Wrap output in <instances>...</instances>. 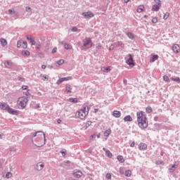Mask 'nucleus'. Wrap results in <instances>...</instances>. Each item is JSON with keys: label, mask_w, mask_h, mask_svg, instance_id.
Listing matches in <instances>:
<instances>
[{"label": "nucleus", "mask_w": 180, "mask_h": 180, "mask_svg": "<svg viewBox=\"0 0 180 180\" xmlns=\"http://www.w3.org/2000/svg\"><path fill=\"white\" fill-rule=\"evenodd\" d=\"M110 50H113V46H110Z\"/></svg>", "instance_id": "69168bd1"}, {"label": "nucleus", "mask_w": 180, "mask_h": 180, "mask_svg": "<svg viewBox=\"0 0 180 180\" xmlns=\"http://www.w3.org/2000/svg\"><path fill=\"white\" fill-rule=\"evenodd\" d=\"M22 47H23V49H27V41L22 42Z\"/></svg>", "instance_id": "4c0bfd02"}, {"label": "nucleus", "mask_w": 180, "mask_h": 180, "mask_svg": "<svg viewBox=\"0 0 180 180\" xmlns=\"http://www.w3.org/2000/svg\"><path fill=\"white\" fill-rule=\"evenodd\" d=\"M144 9H145L144 5H140L138 6L136 12L138 13H141V12H143Z\"/></svg>", "instance_id": "a211bd4d"}, {"label": "nucleus", "mask_w": 180, "mask_h": 180, "mask_svg": "<svg viewBox=\"0 0 180 180\" xmlns=\"http://www.w3.org/2000/svg\"><path fill=\"white\" fill-rule=\"evenodd\" d=\"M134 146H136V143L134 141H133L130 147H134Z\"/></svg>", "instance_id": "4d7b16f0"}, {"label": "nucleus", "mask_w": 180, "mask_h": 180, "mask_svg": "<svg viewBox=\"0 0 180 180\" xmlns=\"http://www.w3.org/2000/svg\"><path fill=\"white\" fill-rule=\"evenodd\" d=\"M27 39L30 41L31 40L33 39V38H32V36H27Z\"/></svg>", "instance_id": "3c124183"}, {"label": "nucleus", "mask_w": 180, "mask_h": 180, "mask_svg": "<svg viewBox=\"0 0 180 180\" xmlns=\"http://www.w3.org/2000/svg\"><path fill=\"white\" fill-rule=\"evenodd\" d=\"M0 109H2L3 110H6L7 112H8V113H11V115H19V111L10 108L9 105L6 104V103L0 102Z\"/></svg>", "instance_id": "20e7f679"}, {"label": "nucleus", "mask_w": 180, "mask_h": 180, "mask_svg": "<svg viewBox=\"0 0 180 180\" xmlns=\"http://www.w3.org/2000/svg\"><path fill=\"white\" fill-rule=\"evenodd\" d=\"M0 43L3 47H5L8 44V41L4 38L0 39Z\"/></svg>", "instance_id": "aec40b11"}, {"label": "nucleus", "mask_w": 180, "mask_h": 180, "mask_svg": "<svg viewBox=\"0 0 180 180\" xmlns=\"http://www.w3.org/2000/svg\"><path fill=\"white\" fill-rule=\"evenodd\" d=\"M69 101L72 102V103H77L78 102V99L74 98H69Z\"/></svg>", "instance_id": "7c9ffc66"}, {"label": "nucleus", "mask_w": 180, "mask_h": 180, "mask_svg": "<svg viewBox=\"0 0 180 180\" xmlns=\"http://www.w3.org/2000/svg\"><path fill=\"white\" fill-rule=\"evenodd\" d=\"M70 79H72V78L71 77H62L57 81L56 84L58 85H60V84H63V82L65 81H70Z\"/></svg>", "instance_id": "6e6552de"}, {"label": "nucleus", "mask_w": 180, "mask_h": 180, "mask_svg": "<svg viewBox=\"0 0 180 180\" xmlns=\"http://www.w3.org/2000/svg\"><path fill=\"white\" fill-rule=\"evenodd\" d=\"M136 117L138 122V126L142 130H144L148 127V118L147 115L143 111H138L136 112Z\"/></svg>", "instance_id": "f257e3e1"}, {"label": "nucleus", "mask_w": 180, "mask_h": 180, "mask_svg": "<svg viewBox=\"0 0 180 180\" xmlns=\"http://www.w3.org/2000/svg\"><path fill=\"white\" fill-rule=\"evenodd\" d=\"M72 175H73V176H75V178L79 179L82 176L83 173H82V172L78 170L77 172H74L72 173Z\"/></svg>", "instance_id": "9d476101"}, {"label": "nucleus", "mask_w": 180, "mask_h": 180, "mask_svg": "<svg viewBox=\"0 0 180 180\" xmlns=\"http://www.w3.org/2000/svg\"><path fill=\"white\" fill-rule=\"evenodd\" d=\"M105 176L107 179H110V178H112V175L110 173H108Z\"/></svg>", "instance_id": "c03bdc74"}, {"label": "nucleus", "mask_w": 180, "mask_h": 180, "mask_svg": "<svg viewBox=\"0 0 180 180\" xmlns=\"http://www.w3.org/2000/svg\"><path fill=\"white\" fill-rule=\"evenodd\" d=\"M172 50L175 54H178V53H180V46L178 44H174L172 46Z\"/></svg>", "instance_id": "9b49d317"}, {"label": "nucleus", "mask_w": 180, "mask_h": 180, "mask_svg": "<svg viewBox=\"0 0 180 180\" xmlns=\"http://www.w3.org/2000/svg\"><path fill=\"white\" fill-rule=\"evenodd\" d=\"M58 124H60V123H61V120H58Z\"/></svg>", "instance_id": "e2e57ef3"}, {"label": "nucleus", "mask_w": 180, "mask_h": 180, "mask_svg": "<svg viewBox=\"0 0 180 180\" xmlns=\"http://www.w3.org/2000/svg\"><path fill=\"white\" fill-rule=\"evenodd\" d=\"M126 176H131V170H127L125 172Z\"/></svg>", "instance_id": "473e14b6"}, {"label": "nucleus", "mask_w": 180, "mask_h": 180, "mask_svg": "<svg viewBox=\"0 0 180 180\" xmlns=\"http://www.w3.org/2000/svg\"><path fill=\"white\" fill-rule=\"evenodd\" d=\"M105 153H106V155H108V157H109V158H112V153L110 151L106 150Z\"/></svg>", "instance_id": "f704fd0d"}, {"label": "nucleus", "mask_w": 180, "mask_h": 180, "mask_svg": "<svg viewBox=\"0 0 180 180\" xmlns=\"http://www.w3.org/2000/svg\"><path fill=\"white\" fill-rule=\"evenodd\" d=\"M170 79H172V81H174L175 82H177L178 84H180V78L179 77H171Z\"/></svg>", "instance_id": "c85d7f7f"}, {"label": "nucleus", "mask_w": 180, "mask_h": 180, "mask_svg": "<svg viewBox=\"0 0 180 180\" xmlns=\"http://www.w3.org/2000/svg\"><path fill=\"white\" fill-rule=\"evenodd\" d=\"M71 85H70V84H67L66 85V92L68 93V94H71Z\"/></svg>", "instance_id": "a878e982"}, {"label": "nucleus", "mask_w": 180, "mask_h": 180, "mask_svg": "<svg viewBox=\"0 0 180 180\" xmlns=\"http://www.w3.org/2000/svg\"><path fill=\"white\" fill-rule=\"evenodd\" d=\"M124 84H127V81L124 80Z\"/></svg>", "instance_id": "338daca9"}, {"label": "nucleus", "mask_w": 180, "mask_h": 180, "mask_svg": "<svg viewBox=\"0 0 180 180\" xmlns=\"http://www.w3.org/2000/svg\"><path fill=\"white\" fill-rule=\"evenodd\" d=\"M57 53V48L56 47L52 49V53Z\"/></svg>", "instance_id": "09e8293b"}, {"label": "nucleus", "mask_w": 180, "mask_h": 180, "mask_svg": "<svg viewBox=\"0 0 180 180\" xmlns=\"http://www.w3.org/2000/svg\"><path fill=\"white\" fill-rule=\"evenodd\" d=\"M41 69L42 70H46V65H41Z\"/></svg>", "instance_id": "13d9d810"}, {"label": "nucleus", "mask_w": 180, "mask_h": 180, "mask_svg": "<svg viewBox=\"0 0 180 180\" xmlns=\"http://www.w3.org/2000/svg\"><path fill=\"white\" fill-rule=\"evenodd\" d=\"M36 47H37V50H40L41 46L39 44H38V45H37Z\"/></svg>", "instance_id": "bf43d9fd"}, {"label": "nucleus", "mask_w": 180, "mask_h": 180, "mask_svg": "<svg viewBox=\"0 0 180 180\" xmlns=\"http://www.w3.org/2000/svg\"><path fill=\"white\" fill-rule=\"evenodd\" d=\"M64 64V60L60 59L56 63V67H59V65H63Z\"/></svg>", "instance_id": "c756f323"}, {"label": "nucleus", "mask_w": 180, "mask_h": 180, "mask_svg": "<svg viewBox=\"0 0 180 180\" xmlns=\"http://www.w3.org/2000/svg\"><path fill=\"white\" fill-rule=\"evenodd\" d=\"M64 48L65 49V50H71V49H72V46H71V44H65L64 45Z\"/></svg>", "instance_id": "393cba45"}, {"label": "nucleus", "mask_w": 180, "mask_h": 180, "mask_svg": "<svg viewBox=\"0 0 180 180\" xmlns=\"http://www.w3.org/2000/svg\"><path fill=\"white\" fill-rule=\"evenodd\" d=\"M139 150H147V144L143 143H140V144L139 145Z\"/></svg>", "instance_id": "dca6fc26"}, {"label": "nucleus", "mask_w": 180, "mask_h": 180, "mask_svg": "<svg viewBox=\"0 0 180 180\" xmlns=\"http://www.w3.org/2000/svg\"><path fill=\"white\" fill-rule=\"evenodd\" d=\"M32 137L34 138L32 139V143L37 147H43L46 144V134L43 131H37L34 134L32 135Z\"/></svg>", "instance_id": "f03ea898"}, {"label": "nucleus", "mask_w": 180, "mask_h": 180, "mask_svg": "<svg viewBox=\"0 0 180 180\" xmlns=\"http://www.w3.org/2000/svg\"><path fill=\"white\" fill-rule=\"evenodd\" d=\"M96 49H98V50H99V49H102V44L101 43L96 44Z\"/></svg>", "instance_id": "58836bf2"}, {"label": "nucleus", "mask_w": 180, "mask_h": 180, "mask_svg": "<svg viewBox=\"0 0 180 180\" xmlns=\"http://www.w3.org/2000/svg\"><path fill=\"white\" fill-rule=\"evenodd\" d=\"M6 178H12V173L11 172H7L6 174Z\"/></svg>", "instance_id": "c9c22d12"}, {"label": "nucleus", "mask_w": 180, "mask_h": 180, "mask_svg": "<svg viewBox=\"0 0 180 180\" xmlns=\"http://www.w3.org/2000/svg\"><path fill=\"white\" fill-rule=\"evenodd\" d=\"M168 18H169V13H166L163 16V19H165V20H167Z\"/></svg>", "instance_id": "72a5a7b5"}, {"label": "nucleus", "mask_w": 180, "mask_h": 180, "mask_svg": "<svg viewBox=\"0 0 180 180\" xmlns=\"http://www.w3.org/2000/svg\"><path fill=\"white\" fill-rule=\"evenodd\" d=\"M105 70H106L107 72H109V71H110V66L107 67L105 68Z\"/></svg>", "instance_id": "6e6d98bb"}, {"label": "nucleus", "mask_w": 180, "mask_h": 180, "mask_svg": "<svg viewBox=\"0 0 180 180\" xmlns=\"http://www.w3.org/2000/svg\"><path fill=\"white\" fill-rule=\"evenodd\" d=\"M124 1L125 2V4H127L128 2H130V0H124Z\"/></svg>", "instance_id": "680f3d73"}, {"label": "nucleus", "mask_w": 180, "mask_h": 180, "mask_svg": "<svg viewBox=\"0 0 180 180\" xmlns=\"http://www.w3.org/2000/svg\"><path fill=\"white\" fill-rule=\"evenodd\" d=\"M82 15L84 16V18H94V13L91 11L83 13Z\"/></svg>", "instance_id": "ddd939ff"}, {"label": "nucleus", "mask_w": 180, "mask_h": 180, "mask_svg": "<svg viewBox=\"0 0 180 180\" xmlns=\"http://www.w3.org/2000/svg\"><path fill=\"white\" fill-rule=\"evenodd\" d=\"M146 113H151V112H153V108L150 106H148L146 108Z\"/></svg>", "instance_id": "2f4dec72"}, {"label": "nucleus", "mask_w": 180, "mask_h": 180, "mask_svg": "<svg viewBox=\"0 0 180 180\" xmlns=\"http://www.w3.org/2000/svg\"><path fill=\"white\" fill-rule=\"evenodd\" d=\"M120 172L122 175H123V174H124V170H123V169H120Z\"/></svg>", "instance_id": "5fc2aeb1"}, {"label": "nucleus", "mask_w": 180, "mask_h": 180, "mask_svg": "<svg viewBox=\"0 0 180 180\" xmlns=\"http://www.w3.org/2000/svg\"><path fill=\"white\" fill-rule=\"evenodd\" d=\"M83 46L84 47H88V46L89 47H92V40L91 39V38L86 39L84 40Z\"/></svg>", "instance_id": "1a4fd4ad"}, {"label": "nucleus", "mask_w": 180, "mask_h": 180, "mask_svg": "<svg viewBox=\"0 0 180 180\" xmlns=\"http://www.w3.org/2000/svg\"><path fill=\"white\" fill-rule=\"evenodd\" d=\"M92 124V122L91 121L87 122V124Z\"/></svg>", "instance_id": "0e129e2a"}, {"label": "nucleus", "mask_w": 180, "mask_h": 180, "mask_svg": "<svg viewBox=\"0 0 180 180\" xmlns=\"http://www.w3.org/2000/svg\"><path fill=\"white\" fill-rule=\"evenodd\" d=\"M22 55L24 56V57H29V56H30V52L29 51H22Z\"/></svg>", "instance_id": "5701e85b"}, {"label": "nucleus", "mask_w": 180, "mask_h": 180, "mask_svg": "<svg viewBox=\"0 0 180 180\" xmlns=\"http://www.w3.org/2000/svg\"><path fill=\"white\" fill-rule=\"evenodd\" d=\"M41 78H42L43 81H49V75H41Z\"/></svg>", "instance_id": "b1692460"}, {"label": "nucleus", "mask_w": 180, "mask_h": 180, "mask_svg": "<svg viewBox=\"0 0 180 180\" xmlns=\"http://www.w3.org/2000/svg\"><path fill=\"white\" fill-rule=\"evenodd\" d=\"M152 22H153V23H157V22H158V18H153L152 19Z\"/></svg>", "instance_id": "79ce46f5"}, {"label": "nucleus", "mask_w": 180, "mask_h": 180, "mask_svg": "<svg viewBox=\"0 0 180 180\" xmlns=\"http://www.w3.org/2000/svg\"><path fill=\"white\" fill-rule=\"evenodd\" d=\"M0 139H2V135H1V134H0Z\"/></svg>", "instance_id": "774afa93"}, {"label": "nucleus", "mask_w": 180, "mask_h": 180, "mask_svg": "<svg viewBox=\"0 0 180 180\" xmlns=\"http://www.w3.org/2000/svg\"><path fill=\"white\" fill-rule=\"evenodd\" d=\"M30 41L32 46H34L36 44V41H34V39H31Z\"/></svg>", "instance_id": "a19ab883"}, {"label": "nucleus", "mask_w": 180, "mask_h": 180, "mask_svg": "<svg viewBox=\"0 0 180 180\" xmlns=\"http://www.w3.org/2000/svg\"><path fill=\"white\" fill-rule=\"evenodd\" d=\"M96 139V134H93L90 137V140H95Z\"/></svg>", "instance_id": "37998d69"}, {"label": "nucleus", "mask_w": 180, "mask_h": 180, "mask_svg": "<svg viewBox=\"0 0 180 180\" xmlns=\"http://www.w3.org/2000/svg\"><path fill=\"white\" fill-rule=\"evenodd\" d=\"M127 37H129V39H134V34H133V33L131 32H127Z\"/></svg>", "instance_id": "cd10ccee"}, {"label": "nucleus", "mask_w": 180, "mask_h": 180, "mask_svg": "<svg viewBox=\"0 0 180 180\" xmlns=\"http://www.w3.org/2000/svg\"><path fill=\"white\" fill-rule=\"evenodd\" d=\"M158 58H160L158 55H155L154 53H152L151 57L150 58V63H154V61H157V60H158Z\"/></svg>", "instance_id": "f8f14e48"}, {"label": "nucleus", "mask_w": 180, "mask_h": 180, "mask_svg": "<svg viewBox=\"0 0 180 180\" xmlns=\"http://www.w3.org/2000/svg\"><path fill=\"white\" fill-rule=\"evenodd\" d=\"M27 102H29V100L25 96L18 98L17 101V106L18 109H25L27 105Z\"/></svg>", "instance_id": "39448f33"}, {"label": "nucleus", "mask_w": 180, "mask_h": 180, "mask_svg": "<svg viewBox=\"0 0 180 180\" xmlns=\"http://www.w3.org/2000/svg\"><path fill=\"white\" fill-rule=\"evenodd\" d=\"M22 46V41H18L17 43V47H20Z\"/></svg>", "instance_id": "a18cd8bd"}, {"label": "nucleus", "mask_w": 180, "mask_h": 180, "mask_svg": "<svg viewBox=\"0 0 180 180\" xmlns=\"http://www.w3.org/2000/svg\"><path fill=\"white\" fill-rule=\"evenodd\" d=\"M13 12H15V10H12V9H9V10H8V13H9L10 15H12V14L13 13Z\"/></svg>", "instance_id": "49530a36"}, {"label": "nucleus", "mask_w": 180, "mask_h": 180, "mask_svg": "<svg viewBox=\"0 0 180 180\" xmlns=\"http://www.w3.org/2000/svg\"><path fill=\"white\" fill-rule=\"evenodd\" d=\"M28 86H22V89H23V91H26V89H27Z\"/></svg>", "instance_id": "8fccbe9b"}, {"label": "nucleus", "mask_w": 180, "mask_h": 180, "mask_svg": "<svg viewBox=\"0 0 180 180\" xmlns=\"http://www.w3.org/2000/svg\"><path fill=\"white\" fill-rule=\"evenodd\" d=\"M176 167H178V162H175L174 165H173L172 167L169 169V172L171 173L174 172L175 169H176Z\"/></svg>", "instance_id": "2eb2a0df"}, {"label": "nucleus", "mask_w": 180, "mask_h": 180, "mask_svg": "<svg viewBox=\"0 0 180 180\" xmlns=\"http://www.w3.org/2000/svg\"><path fill=\"white\" fill-rule=\"evenodd\" d=\"M43 168H44V163L39 162L36 165V169H37V171H41Z\"/></svg>", "instance_id": "4468645a"}, {"label": "nucleus", "mask_w": 180, "mask_h": 180, "mask_svg": "<svg viewBox=\"0 0 180 180\" xmlns=\"http://www.w3.org/2000/svg\"><path fill=\"white\" fill-rule=\"evenodd\" d=\"M25 11H26L27 12H30V11H32V8L28 6V7H26V8H25Z\"/></svg>", "instance_id": "de8ad7c7"}, {"label": "nucleus", "mask_w": 180, "mask_h": 180, "mask_svg": "<svg viewBox=\"0 0 180 180\" xmlns=\"http://www.w3.org/2000/svg\"><path fill=\"white\" fill-rule=\"evenodd\" d=\"M112 116H114V117H120V116H122V112H120V111L115 110L112 112Z\"/></svg>", "instance_id": "f3484780"}, {"label": "nucleus", "mask_w": 180, "mask_h": 180, "mask_svg": "<svg viewBox=\"0 0 180 180\" xmlns=\"http://www.w3.org/2000/svg\"><path fill=\"white\" fill-rule=\"evenodd\" d=\"M77 30H78V28H77V27H74L72 29V32H77Z\"/></svg>", "instance_id": "864d4df0"}, {"label": "nucleus", "mask_w": 180, "mask_h": 180, "mask_svg": "<svg viewBox=\"0 0 180 180\" xmlns=\"http://www.w3.org/2000/svg\"><path fill=\"white\" fill-rule=\"evenodd\" d=\"M126 63L129 65L131 68H133L136 65V63H134V59L133 58V56L131 54H128L126 58Z\"/></svg>", "instance_id": "423d86ee"}, {"label": "nucleus", "mask_w": 180, "mask_h": 180, "mask_svg": "<svg viewBox=\"0 0 180 180\" xmlns=\"http://www.w3.org/2000/svg\"><path fill=\"white\" fill-rule=\"evenodd\" d=\"M117 160L120 162L123 163L124 162V158L122 155L117 156Z\"/></svg>", "instance_id": "bb28decb"}, {"label": "nucleus", "mask_w": 180, "mask_h": 180, "mask_svg": "<svg viewBox=\"0 0 180 180\" xmlns=\"http://www.w3.org/2000/svg\"><path fill=\"white\" fill-rule=\"evenodd\" d=\"M119 46H121V47H124V44L122 43V41L118 42Z\"/></svg>", "instance_id": "603ef678"}, {"label": "nucleus", "mask_w": 180, "mask_h": 180, "mask_svg": "<svg viewBox=\"0 0 180 180\" xmlns=\"http://www.w3.org/2000/svg\"><path fill=\"white\" fill-rule=\"evenodd\" d=\"M4 65L7 68H11V67H12V65H13V63L11 60H7L5 62Z\"/></svg>", "instance_id": "6ab92c4d"}, {"label": "nucleus", "mask_w": 180, "mask_h": 180, "mask_svg": "<svg viewBox=\"0 0 180 180\" xmlns=\"http://www.w3.org/2000/svg\"><path fill=\"white\" fill-rule=\"evenodd\" d=\"M156 4L153 5L152 7V11H154L155 12H158L160 11V8H161V0H154Z\"/></svg>", "instance_id": "0eeeda50"}, {"label": "nucleus", "mask_w": 180, "mask_h": 180, "mask_svg": "<svg viewBox=\"0 0 180 180\" xmlns=\"http://www.w3.org/2000/svg\"><path fill=\"white\" fill-rule=\"evenodd\" d=\"M124 122H133V118L130 115H127L124 118Z\"/></svg>", "instance_id": "4be33fe9"}, {"label": "nucleus", "mask_w": 180, "mask_h": 180, "mask_svg": "<svg viewBox=\"0 0 180 180\" xmlns=\"http://www.w3.org/2000/svg\"><path fill=\"white\" fill-rule=\"evenodd\" d=\"M163 79H164V81H165L166 82H168V81H169V77H168V76H167V75H164V76H163Z\"/></svg>", "instance_id": "e433bc0d"}, {"label": "nucleus", "mask_w": 180, "mask_h": 180, "mask_svg": "<svg viewBox=\"0 0 180 180\" xmlns=\"http://www.w3.org/2000/svg\"><path fill=\"white\" fill-rule=\"evenodd\" d=\"M89 112V109L88 106L83 107L82 108L79 109L78 111L76 112L75 116L78 119H81L84 120L86 116H88V113Z\"/></svg>", "instance_id": "7ed1b4c3"}, {"label": "nucleus", "mask_w": 180, "mask_h": 180, "mask_svg": "<svg viewBox=\"0 0 180 180\" xmlns=\"http://www.w3.org/2000/svg\"><path fill=\"white\" fill-rule=\"evenodd\" d=\"M111 133H112V130L110 129L105 130L104 132L105 137H109V136H110Z\"/></svg>", "instance_id": "412c9836"}, {"label": "nucleus", "mask_w": 180, "mask_h": 180, "mask_svg": "<svg viewBox=\"0 0 180 180\" xmlns=\"http://www.w3.org/2000/svg\"><path fill=\"white\" fill-rule=\"evenodd\" d=\"M96 136V137H97V139H101V134H97Z\"/></svg>", "instance_id": "052dcab7"}, {"label": "nucleus", "mask_w": 180, "mask_h": 180, "mask_svg": "<svg viewBox=\"0 0 180 180\" xmlns=\"http://www.w3.org/2000/svg\"><path fill=\"white\" fill-rule=\"evenodd\" d=\"M63 157H65L66 155V153H65V149H63L61 151H60Z\"/></svg>", "instance_id": "ea45409f"}]
</instances>
